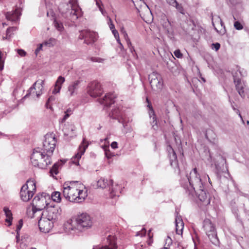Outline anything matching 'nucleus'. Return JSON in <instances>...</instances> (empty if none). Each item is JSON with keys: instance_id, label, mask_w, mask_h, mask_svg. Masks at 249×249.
<instances>
[{"instance_id": "nucleus-62", "label": "nucleus", "mask_w": 249, "mask_h": 249, "mask_svg": "<svg viewBox=\"0 0 249 249\" xmlns=\"http://www.w3.org/2000/svg\"><path fill=\"white\" fill-rule=\"evenodd\" d=\"M123 34L124 39L126 40V43H127V40H130L129 38H128V35L125 32H124Z\"/></svg>"}, {"instance_id": "nucleus-60", "label": "nucleus", "mask_w": 249, "mask_h": 249, "mask_svg": "<svg viewBox=\"0 0 249 249\" xmlns=\"http://www.w3.org/2000/svg\"><path fill=\"white\" fill-rule=\"evenodd\" d=\"M110 146L113 149H116L118 148V143L116 142H113Z\"/></svg>"}, {"instance_id": "nucleus-21", "label": "nucleus", "mask_w": 249, "mask_h": 249, "mask_svg": "<svg viewBox=\"0 0 249 249\" xmlns=\"http://www.w3.org/2000/svg\"><path fill=\"white\" fill-rule=\"evenodd\" d=\"M176 231L177 234L180 235L182 234L184 228V223L180 215H177L175 218Z\"/></svg>"}, {"instance_id": "nucleus-9", "label": "nucleus", "mask_w": 249, "mask_h": 249, "mask_svg": "<svg viewBox=\"0 0 249 249\" xmlns=\"http://www.w3.org/2000/svg\"><path fill=\"white\" fill-rule=\"evenodd\" d=\"M61 209L58 205L50 204L46 209L44 210L41 214L46 217L48 219H50L53 222H55L61 213Z\"/></svg>"}, {"instance_id": "nucleus-61", "label": "nucleus", "mask_w": 249, "mask_h": 249, "mask_svg": "<svg viewBox=\"0 0 249 249\" xmlns=\"http://www.w3.org/2000/svg\"><path fill=\"white\" fill-rule=\"evenodd\" d=\"M55 100V98H54V96H50V97L48 98V101H47V103H46V106L47 107H48V104H49L50 102H52V101H53V100Z\"/></svg>"}, {"instance_id": "nucleus-24", "label": "nucleus", "mask_w": 249, "mask_h": 249, "mask_svg": "<svg viewBox=\"0 0 249 249\" xmlns=\"http://www.w3.org/2000/svg\"><path fill=\"white\" fill-rule=\"evenodd\" d=\"M20 197L23 201L27 202L34 195L33 193L31 192L29 190L23 188V187L20 190Z\"/></svg>"}, {"instance_id": "nucleus-23", "label": "nucleus", "mask_w": 249, "mask_h": 249, "mask_svg": "<svg viewBox=\"0 0 249 249\" xmlns=\"http://www.w3.org/2000/svg\"><path fill=\"white\" fill-rule=\"evenodd\" d=\"M148 107H149V108L148 113H149V116L151 119V124L152 128L154 130H156L158 128V125H157V118L156 117L155 112L151 105H150L149 104L148 105Z\"/></svg>"}, {"instance_id": "nucleus-31", "label": "nucleus", "mask_w": 249, "mask_h": 249, "mask_svg": "<svg viewBox=\"0 0 249 249\" xmlns=\"http://www.w3.org/2000/svg\"><path fill=\"white\" fill-rule=\"evenodd\" d=\"M76 127L74 125L72 124H68L65 125V126L63 128V130L65 134L67 135H69L71 134V132L73 133V132L75 130Z\"/></svg>"}, {"instance_id": "nucleus-28", "label": "nucleus", "mask_w": 249, "mask_h": 249, "mask_svg": "<svg viewBox=\"0 0 249 249\" xmlns=\"http://www.w3.org/2000/svg\"><path fill=\"white\" fill-rule=\"evenodd\" d=\"M109 183L112 186V189L110 192V197L113 198L116 196H118L119 193H120L121 192L119 189L120 187L118 185H116L115 187H113L112 180H110Z\"/></svg>"}, {"instance_id": "nucleus-40", "label": "nucleus", "mask_w": 249, "mask_h": 249, "mask_svg": "<svg viewBox=\"0 0 249 249\" xmlns=\"http://www.w3.org/2000/svg\"><path fill=\"white\" fill-rule=\"evenodd\" d=\"M54 25L55 27L59 31H62L63 29V24L61 22H58L56 20H54Z\"/></svg>"}, {"instance_id": "nucleus-45", "label": "nucleus", "mask_w": 249, "mask_h": 249, "mask_svg": "<svg viewBox=\"0 0 249 249\" xmlns=\"http://www.w3.org/2000/svg\"><path fill=\"white\" fill-rule=\"evenodd\" d=\"M16 30V27H12L8 28L6 31L7 36H9V37L11 36V32H14Z\"/></svg>"}, {"instance_id": "nucleus-17", "label": "nucleus", "mask_w": 249, "mask_h": 249, "mask_svg": "<svg viewBox=\"0 0 249 249\" xmlns=\"http://www.w3.org/2000/svg\"><path fill=\"white\" fill-rule=\"evenodd\" d=\"M89 144L86 141L85 138L83 139L82 142L79 146L78 151L77 153L71 159V161L75 165H79V160L81 159V156L83 155L88 147Z\"/></svg>"}, {"instance_id": "nucleus-11", "label": "nucleus", "mask_w": 249, "mask_h": 249, "mask_svg": "<svg viewBox=\"0 0 249 249\" xmlns=\"http://www.w3.org/2000/svg\"><path fill=\"white\" fill-rule=\"evenodd\" d=\"M148 79L151 88L153 90L160 91L163 86V80L161 75L156 71H153L149 75Z\"/></svg>"}, {"instance_id": "nucleus-6", "label": "nucleus", "mask_w": 249, "mask_h": 249, "mask_svg": "<svg viewBox=\"0 0 249 249\" xmlns=\"http://www.w3.org/2000/svg\"><path fill=\"white\" fill-rule=\"evenodd\" d=\"M232 74L236 89L241 96H243L244 95V83L242 79L246 75V72L243 69L236 66L232 71Z\"/></svg>"}, {"instance_id": "nucleus-10", "label": "nucleus", "mask_w": 249, "mask_h": 249, "mask_svg": "<svg viewBox=\"0 0 249 249\" xmlns=\"http://www.w3.org/2000/svg\"><path fill=\"white\" fill-rule=\"evenodd\" d=\"M56 142L54 135L53 134H46L41 150L51 156L54 150Z\"/></svg>"}, {"instance_id": "nucleus-8", "label": "nucleus", "mask_w": 249, "mask_h": 249, "mask_svg": "<svg viewBox=\"0 0 249 249\" xmlns=\"http://www.w3.org/2000/svg\"><path fill=\"white\" fill-rule=\"evenodd\" d=\"M47 197L48 200H50V196H46V194L37 195L34 198L32 203L33 213H35L37 211H41L50 205L47 201Z\"/></svg>"}, {"instance_id": "nucleus-7", "label": "nucleus", "mask_w": 249, "mask_h": 249, "mask_svg": "<svg viewBox=\"0 0 249 249\" xmlns=\"http://www.w3.org/2000/svg\"><path fill=\"white\" fill-rule=\"evenodd\" d=\"M203 228L211 242L216 246H219L220 242L215 226L212 221L209 219H205L203 221Z\"/></svg>"}, {"instance_id": "nucleus-13", "label": "nucleus", "mask_w": 249, "mask_h": 249, "mask_svg": "<svg viewBox=\"0 0 249 249\" xmlns=\"http://www.w3.org/2000/svg\"><path fill=\"white\" fill-rule=\"evenodd\" d=\"M104 245L102 246H96L93 249H117L116 238L114 235L108 234L106 239L104 240Z\"/></svg>"}, {"instance_id": "nucleus-32", "label": "nucleus", "mask_w": 249, "mask_h": 249, "mask_svg": "<svg viewBox=\"0 0 249 249\" xmlns=\"http://www.w3.org/2000/svg\"><path fill=\"white\" fill-rule=\"evenodd\" d=\"M108 185L109 183H108L107 180L103 178H101L97 182L98 187L102 189L106 188Z\"/></svg>"}, {"instance_id": "nucleus-53", "label": "nucleus", "mask_w": 249, "mask_h": 249, "mask_svg": "<svg viewBox=\"0 0 249 249\" xmlns=\"http://www.w3.org/2000/svg\"><path fill=\"white\" fill-rule=\"evenodd\" d=\"M231 107H232V108L233 109V110L238 115V116L240 117V118L241 119V120L243 121V118H242V115L240 114V111L238 109L236 108L233 105H231Z\"/></svg>"}, {"instance_id": "nucleus-42", "label": "nucleus", "mask_w": 249, "mask_h": 249, "mask_svg": "<svg viewBox=\"0 0 249 249\" xmlns=\"http://www.w3.org/2000/svg\"><path fill=\"white\" fill-rule=\"evenodd\" d=\"M112 33L113 34L115 38L116 39L118 43L121 45V47H123V45H122V43H121L120 40L119 39V33H118V31L115 29L114 30H113L112 31Z\"/></svg>"}, {"instance_id": "nucleus-15", "label": "nucleus", "mask_w": 249, "mask_h": 249, "mask_svg": "<svg viewBox=\"0 0 249 249\" xmlns=\"http://www.w3.org/2000/svg\"><path fill=\"white\" fill-rule=\"evenodd\" d=\"M102 92L101 85L97 81L91 82L88 87V93L92 97H97L100 96Z\"/></svg>"}, {"instance_id": "nucleus-57", "label": "nucleus", "mask_w": 249, "mask_h": 249, "mask_svg": "<svg viewBox=\"0 0 249 249\" xmlns=\"http://www.w3.org/2000/svg\"><path fill=\"white\" fill-rule=\"evenodd\" d=\"M18 53L21 56H25L26 54V53L22 49L18 50Z\"/></svg>"}, {"instance_id": "nucleus-38", "label": "nucleus", "mask_w": 249, "mask_h": 249, "mask_svg": "<svg viewBox=\"0 0 249 249\" xmlns=\"http://www.w3.org/2000/svg\"><path fill=\"white\" fill-rule=\"evenodd\" d=\"M22 225H23V221H22V219H20L18 221V225L17 226V230H16L17 235H16V238L17 239H18V238H19V231H20L21 228L22 227Z\"/></svg>"}, {"instance_id": "nucleus-48", "label": "nucleus", "mask_w": 249, "mask_h": 249, "mask_svg": "<svg viewBox=\"0 0 249 249\" xmlns=\"http://www.w3.org/2000/svg\"><path fill=\"white\" fill-rule=\"evenodd\" d=\"M174 54L175 55V56L178 58H180L182 57V54L181 53L179 50H175L174 52Z\"/></svg>"}, {"instance_id": "nucleus-25", "label": "nucleus", "mask_w": 249, "mask_h": 249, "mask_svg": "<svg viewBox=\"0 0 249 249\" xmlns=\"http://www.w3.org/2000/svg\"><path fill=\"white\" fill-rule=\"evenodd\" d=\"M80 84V81L76 80L71 84L68 88V94L71 96H72L77 94V90L78 88L79 84Z\"/></svg>"}, {"instance_id": "nucleus-54", "label": "nucleus", "mask_w": 249, "mask_h": 249, "mask_svg": "<svg viewBox=\"0 0 249 249\" xmlns=\"http://www.w3.org/2000/svg\"><path fill=\"white\" fill-rule=\"evenodd\" d=\"M220 45L218 43H215L212 44V48L215 49V51H217L219 49Z\"/></svg>"}, {"instance_id": "nucleus-56", "label": "nucleus", "mask_w": 249, "mask_h": 249, "mask_svg": "<svg viewBox=\"0 0 249 249\" xmlns=\"http://www.w3.org/2000/svg\"><path fill=\"white\" fill-rule=\"evenodd\" d=\"M166 1L169 4L173 6H174L175 5H177V1L176 0H166Z\"/></svg>"}, {"instance_id": "nucleus-50", "label": "nucleus", "mask_w": 249, "mask_h": 249, "mask_svg": "<svg viewBox=\"0 0 249 249\" xmlns=\"http://www.w3.org/2000/svg\"><path fill=\"white\" fill-rule=\"evenodd\" d=\"M4 67V61L2 59V53L0 51V71H2Z\"/></svg>"}, {"instance_id": "nucleus-5", "label": "nucleus", "mask_w": 249, "mask_h": 249, "mask_svg": "<svg viewBox=\"0 0 249 249\" xmlns=\"http://www.w3.org/2000/svg\"><path fill=\"white\" fill-rule=\"evenodd\" d=\"M32 164L40 169H45L52 163L51 156L41 150V148H35L31 157Z\"/></svg>"}, {"instance_id": "nucleus-64", "label": "nucleus", "mask_w": 249, "mask_h": 249, "mask_svg": "<svg viewBox=\"0 0 249 249\" xmlns=\"http://www.w3.org/2000/svg\"><path fill=\"white\" fill-rule=\"evenodd\" d=\"M72 109H71V108H68V109H67V110L66 111H65V113H66L69 115H71L72 114Z\"/></svg>"}, {"instance_id": "nucleus-55", "label": "nucleus", "mask_w": 249, "mask_h": 249, "mask_svg": "<svg viewBox=\"0 0 249 249\" xmlns=\"http://www.w3.org/2000/svg\"><path fill=\"white\" fill-rule=\"evenodd\" d=\"M61 89V87H58V86H56V85H55L54 88L53 90V93L56 94V93L59 92Z\"/></svg>"}, {"instance_id": "nucleus-18", "label": "nucleus", "mask_w": 249, "mask_h": 249, "mask_svg": "<svg viewBox=\"0 0 249 249\" xmlns=\"http://www.w3.org/2000/svg\"><path fill=\"white\" fill-rule=\"evenodd\" d=\"M195 195L197 196L201 201L204 203V205H207L210 203V197L204 190V185L201 186L200 188L196 189V194Z\"/></svg>"}, {"instance_id": "nucleus-1", "label": "nucleus", "mask_w": 249, "mask_h": 249, "mask_svg": "<svg viewBox=\"0 0 249 249\" xmlns=\"http://www.w3.org/2000/svg\"><path fill=\"white\" fill-rule=\"evenodd\" d=\"M84 189V185L79 181L65 182L63 185V196L70 202H82L87 196V192Z\"/></svg>"}, {"instance_id": "nucleus-39", "label": "nucleus", "mask_w": 249, "mask_h": 249, "mask_svg": "<svg viewBox=\"0 0 249 249\" xmlns=\"http://www.w3.org/2000/svg\"><path fill=\"white\" fill-rule=\"evenodd\" d=\"M65 78L64 77H62V76H59L58 77L55 85H56V86H58L61 88V86L65 82Z\"/></svg>"}, {"instance_id": "nucleus-47", "label": "nucleus", "mask_w": 249, "mask_h": 249, "mask_svg": "<svg viewBox=\"0 0 249 249\" xmlns=\"http://www.w3.org/2000/svg\"><path fill=\"white\" fill-rule=\"evenodd\" d=\"M86 30H82L80 31V35L78 37V38L80 39H84V41L86 39Z\"/></svg>"}, {"instance_id": "nucleus-52", "label": "nucleus", "mask_w": 249, "mask_h": 249, "mask_svg": "<svg viewBox=\"0 0 249 249\" xmlns=\"http://www.w3.org/2000/svg\"><path fill=\"white\" fill-rule=\"evenodd\" d=\"M174 7H175L181 13H183V7L180 4H179L178 2L177 3V5H175Z\"/></svg>"}, {"instance_id": "nucleus-59", "label": "nucleus", "mask_w": 249, "mask_h": 249, "mask_svg": "<svg viewBox=\"0 0 249 249\" xmlns=\"http://www.w3.org/2000/svg\"><path fill=\"white\" fill-rule=\"evenodd\" d=\"M70 116V115L65 113V115L64 116L63 118L61 119V121H60V122L63 123Z\"/></svg>"}, {"instance_id": "nucleus-51", "label": "nucleus", "mask_w": 249, "mask_h": 249, "mask_svg": "<svg viewBox=\"0 0 249 249\" xmlns=\"http://www.w3.org/2000/svg\"><path fill=\"white\" fill-rule=\"evenodd\" d=\"M172 244V239L168 236L167 238L165 239V246H167L168 247L170 246Z\"/></svg>"}, {"instance_id": "nucleus-27", "label": "nucleus", "mask_w": 249, "mask_h": 249, "mask_svg": "<svg viewBox=\"0 0 249 249\" xmlns=\"http://www.w3.org/2000/svg\"><path fill=\"white\" fill-rule=\"evenodd\" d=\"M162 24L163 26V27L165 29L166 31L168 33H170L172 32V28H171V24L170 21H169L167 18L164 16L162 18Z\"/></svg>"}, {"instance_id": "nucleus-43", "label": "nucleus", "mask_w": 249, "mask_h": 249, "mask_svg": "<svg viewBox=\"0 0 249 249\" xmlns=\"http://www.w3.org/2000/svg\"><path fill=\"white\" fill-rule=\"evenodd\" d=\"M234 27L238 30H242L243 28L242 24L238 21H236L234 23Z\"/></svg>"}, {"instance_id": "nucleus-44", "label": "nucleus", "mask_w": 249, "mask_h": 249, "mask_svg": "<svg viewBox=\"0 0 249 249\" xmlns=\"http://www.w3.org/2000/svg\"><path fill=\"white\" fill-rule=\"evenodd\" d=\"M91 60L94 62L103 63L104 59L100 57H93L91 58Z\"/></svg>"}, {"instance_id": "nucleus-36", "label": "nucleus", "mask_w": 249, "mask_h": 249, "mask_svg": "<svg viewBox=\"0 0 249 249\" xmlns=\"http://www.w3.org/2000/svg\"><path fill=\"white\" fill-rule=\"evenodd\" d=\"M56 44V39L53 38H50L48 40L44 41L43 43L44 45L48 46V47H52L54 46Z\"/></svg>"}, {"instance_id": "nucleus-16", "label": "nucleus", "mask_w": 249, "mask_h": 249, "mask_svg": "<svg viewBox=\"0 0 249 249\" xmlns=\"http://www.w3.org/2000/svg\"><path fill=\"white\" fill-rule=\"evenodd\" d=\"M109 116L112 119L118 120L119 122L123 124L124 127H125V114L123 111L122 107H118L113 109Z\"/></svg>"}, {"instance_id": "nucleus-19", "label": "nucleus", "mask_w": 249, "mask_h": 249, "mask_svg": "<svg viewBox=\"0 0 249 249\" xmlns=\"http://www.w3.org/2000/svg\"><path fill=\"white\" fill-rule=\"evenodd\" d=\"M115 98L116 95L114 93H108L103 98L99 99V102L101 104L108 107L114 103Z\"/></svg>"}, {"instance_id": "nucleus-2", "label": "nucleus", "mask_w": 249, "mask_h": 249, "mask_svg": "<svg viewBox=\"0 0 249 249\" xmlns=\"http://www.w3.org/2000/svg\"><path fill=\"white\" fill-rule=\"evenodd\" d=\"M180 184L189 195L194 196L196 189L200 188L201 186L203 185L196 168H194L189 175H187L185 178L181 179Z\"/></svg>"}, {"instance_id": "nucleus-37", "label": "nucleus", "mask_w": 249, "mask_h": 249, "mask_svg": "<svg viewBox=\"0 0 249 249\" xmlns=\"http://www.w3.org/2000/svg\"><path fill=\"white\" fill-rule=\"evenodd\" d=\"M103 148L104 149V150H105V155H106V157L108 159H111L112 157H113L114 156V154H113L112 153H111L110 152V151L109 150V149H108V146H105Z\"/></svg>"}, {"instance_id": "nucleus-63", "label": "nucleus", "mask_w": 249, "mask_h": 249, "mask_svg": "<svg viewBox=\"0 0 249 249\" xmlns=\"http://www.w3.org/2000/svg\"><path fill=\"white\" fill-rule=\"evenodd\" d=\"M99 10L102 13V15H103L104 16H105L106 12L103 10V9L101 7V5H99Z\"/></svg>"}, {"instance_id": "nucleus-49", "label": "nucleus", "mask_w": 249, "mask_h": 249, "mask_svg": "<svg viewBox=\"0 0 249 249\" xmlns=\"http://www.w3.org/2000/svg\"><path fill=\"white\" fill-rule=\"evenodd\" d=\"M107 18H108V21H108V24H109V28H110V30L112 31L113 30H115L114 25L113 24L111 18H109V17H107Z\"/></svg>"}, {"instance_id": "nucleus-3", "label": "nucleus", "mask_w": 249, "mask_h": 249, "mask_svg": "<svg viewBox=\"0 0 249 249\" xmlns=\"http://www.w3.org/2000/svg\"><path fill=\"white\" fill-rule=\"evenodd\" d=\"M59 9L64 18L72 22H74L82 15L77 0H69V3H61Z\"/></svg>"}, {"instance_id": "nucleus-29", "label": "nucleus", "mask_w": 249, "mask_h": 249, "mask_svg": "<svg viewBox=\"0 0 249 249\" xmlns=\"http://www.w3.org/2000/svg\"><path fill=\"white\" fill-rule=\"evenodd\" d=\"M3 211L6 217L5 221L8 223V226H10L12 224V220L13 219L12 213L8 208L5 207L4 208Z\"/></svg>"}, {"instance_id": "nucleus-26", "label": "nucleus", "mask_w": 249, "mask_h": 249, "mask_svg": "<svg viewBox=\"0 0 249 249\" xmlns=\"http://www.w3.org/2000/svg\"><path fill=\"white\" fill-rule=\"evenodd\" d=\"M24 189H26L29 190L31 192L33 193L34 194L36 191V182L33 179H29L26 184L22 186Z\"/></svg>"}, {"instance_id": "nucleus-14", "label": "nucleus", "mask_w": 249, "mask_h": 249, "mask_svg": "<svg viewBox=\"0 0 249 249\" xmlns=\"http://www.w3.org/2000/svg\"><path fill=\"white\" fill-rule=\"evenodd\" d=\"M54 223L41 214V216L38 220V226L40 231L44 233L49 232L53 227Z\"/></svg>"}, {"instance_id": "nucleus-30", "label": "nucleus", "mask_w": 249, "mask_h": 249, "mask_svg": "<svg viewBox=\"0 0 249 249\" xmlns=\"http://www.w3.org/2000/svg\"><path fill=\"white\" fill-rule=\"evenodd\" d=\"M212 23L213 26L214 27L215 23H217V24H220L222 27H223V30H221V33L224 34L225 32V26L224 25V23L222 22V19L219 16H216V17L214 18L213 17L212 18Z\"/></svg>"}, {"instance_id": "nucleus-20", "label": "nucleus", "mask_w": 249, "mask_h": 249, "mask_svg": "<svg viewBox=\"0 0 249 249\" xmlns=\"http://www.w3.org/2000/svg\"><path fill=\"white\" fill-rule=\"evenodd\" d=\"M20 15V9L16 8L15 10L7 12L5 14V16L7 20L12 22H15L18 20Z\"/></svg>"}, {"instance_id": "nucleus-41", "label": "nucleus", "mask_w": 249, "mask_h": 249, "mask_svg": "<svg viewBox=\"0 0 249 249\" xmlns=\"http://www.w3.org/2000/svg\"><path fill=\"white\" fill-rule=\"evenodd\" d=\"M127 45L130 52L132 53V55L134 56L135 54H136V53L133 46L132 45L130 40H127Z\"/></svg>"}, {"instance_id": "nucleus-33", "label": "nucleus", "mask_w": 249, "mask_h": 249, "mask_svg": "<svg viewBox=\"0 0 249 249\" xmlns=\"http://www.w3.org/2000/svg\"><path fill=\"white\" fill-rule=\"evenodd\" d=\"M170 148L172 151V155H170V163L172 166H175L177 165V156L175 153V152L174 151V150L170 147Z\"/></svg>"}, {"instance_id": "nucleus-4", "label": "nucleus", "mask_w": 249, "mask_h": 249, "mask_svg": "<svg viewBox=\"0 0 249 249\" xmlns=\"http://www.w3.org/2000/svg\"><path fill=\"white\" fill-rule=\"evenodd\" d=\"M92 225L90 216L86 213L78 215L73 221H68L64 226L66 231L72 233V231H82L84 228H90Z\"/></svg>"}, {"instance_id": "nucleus-35", "label": "nucleus", "mask_w": 249, "mask_h": 249, "mask_svg": "<svg viewBox=\"0 0 249 249\" xmlns=\"http://www.w3.org/2000/svg\"><path fill=\"white\" fill-rule=\"evenodd\" d=\"M60 164H61V163L58 162V163H55L53 165V166L51 169L50 171L51 176L54 177V175H56L58 174V169Z\"/></svg>"}, {"instance_id": "nucleus-46", "label": "nucleus", "mask_w": 249, "mask_h": 249, "mask_svg": "<svg viewBox=\"0 0 249 249\" xmlns=\"http://www.w3.org/2000/svg\"><path fill=\"white\" fill-rule=\"evenodd\" d=\"M146 234V230L145 228H142L141 231L137 232L136 234V236H139L141 237H142L144 236Z\"/></svg>"}, {"instance_id": "nucleus-58", "label": "nucleus", "mask_w": 249, "mask_h": 249, "mask_svg": "<svg viewBox=\"0 0 249 249\" xmlns=\"http://www.w3.org/2000/svg\"><path fill=\"white\" fill-rule=\"evenodd\" d=\"M43 45H44L43 44V43L42 44H40L39 45L38 47L36 49V50H35V53L36 55H37L38 53L42 49Z\"/></svg>"}, {"instance_id": "nucleus-12", "label": "nucleus", "mask_w": 249, "mask_h": 249, "mask_svg": "<svg viewBox=\"0 0 249 249\" xmlns=\"http://www.w3.org/2000/svg\"><path fill=\"white\" fill-rule=\"evenodd\" d=\"M43 85L44 80L40 79L37 80L28 90V92L24 96V98L29 96H31L33 99L36 97L37 98H39L43 93L42 90L44 89Z\"/></svg>"}, {"instance_id": "nucleus-34", "label": "nucleus", "mask_w": 249, "mask_h": 249, "mask_svg": "<svg viewBox=\"0 0 249 249\" xmlns=\"http://www.w3.org/2000/svg\"><path fill=\"white\" fill-rule=\"evenodd\" d=\"M52 200L56 202H60L61 199V194L59 192H54L51 195Z\"/></svg>"}, {"instance_id": "nucleus-22", "label": "nucleus", "mask_w": 249, "mask_h": 249, "mask_svg": "<svg viewBox=\"0 0 249 249\" xmlns=\"http://www.w3.org/2000/svg\"><path fill=\"white\" fill-rule=\"evenodd\" d=\"M97 38V34L95 32L86 30V39L84 41L85 43L90 44L94 42Z\"/></svg>"}]
</instances>
